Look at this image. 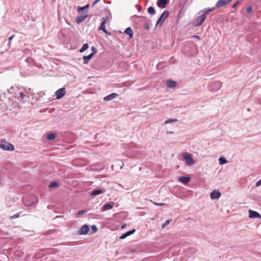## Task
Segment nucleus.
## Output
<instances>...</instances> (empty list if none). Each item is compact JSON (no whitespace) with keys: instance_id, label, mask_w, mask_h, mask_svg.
Returning <instances> with one entry per match:
<instances>
[{"instance_id":"1","label":"nucleus","mask_w":261,"mask_h":261,"mask_svg":"<svg viewBox=\"0 0 261 261\" xmlns=\"http://www.w3.org/2000/svg\"><path fill=\"white\" fill-rule=\"evenodd\" d=\"M169 15V12L168 10H165L162 13L159 18L158 19L155 24L156 27H157L158 25L161 27L163 23L165 21L166 18H168Z\"/></svg>"},{"instance_id":"2","label":"nucleus","mask_w":261,"mask_h":261,"mask_svg":"<svg viewBox=\"0 0 261 261\" xmlns=\"http://www.w3.org/2000/svg\"><path fill=\"white\" fill-rule=\"evenodd\" d=\"M0 148L4 150L13 151L14 150V146L5 140L0 141Z\"/></svg>"},{"instance_id":"3","label":"nucleus","mask_w":261,"mask_h":261,"mask_svg":"<svg viewBox=\"0 0 261 261\" xmlns=\"http://www.w3.org/2000/svg\"><path fill=\"white\" fill-rule=\"evenodd\" d=\"M222 86V84L219 81L212 82L210 84V89L211 91H216L219 90Z\"/></svg>"},{"instance_id":"4","label":"nucleus","mask_w":261,"mask_h":261,"mask_svg":"<svg viewBox=\"0 0 261 261\" xmlns=\"http://www.w3.org/2000/svg\"><path fill=\"white\" fill-rule=\"evenodd\" d=\"M182 156L188 165L190 166L194 164L195 161L189 153H184L182 155Z\"/></svg>"},{"instance_id":"5","label":"nucleus","mask_w":261,"mask_h":261,"mask_svg":"<svg viewBox=\"0 0 261 261\" xmlns=\"http://www.w3.org/2000/svg\"><path fill=\"white\" fill-rule=\"evenodd\" d=\"M66 92L65 88H61L58 89L55 93L57 99H59L62 98L66 94Z\"/></svg>"},{"instance_id":"6","label":"nucleus","mask_w":261,"mask_h":261,"mask_svg":"<svg viewBox=\"0 0 261 261\" xmlns=\"http://www.w3.org/2000/svg\"><path fill=\"white\" fill-rule=\"evenodd\" d=\"M89 231V227L88 225L85 224L83 225L78 231V234L80 235H85L88 233Z\"/></svg>"},{"instance_id":"7","label":"nucleus","mask_w":261,"mask_h":261,"mask_svg":"<svg viewBox=\"0 0 261 261\" xmlns=\"http://www.w3.org/2000/svg\"><path fill=\"white\" fill-rule=\"evenodd\" d=\"M206 18V15H204V14H201V15L199 16L196 20V23L195 24L196 27H199L202 24L204 20Z\"/></svg>"},{"instance_id":"8","label":"nucleus","mask_w":261,"mask_h":261,"mask_svg":"<svg viewBox=\"0 0 261 261\" xmlns=\"http://www.w3.org/2000/svg\"><path fill=\"white\" fill-rule=\"evenodd\" d=\"M169 3V0H158L156 5L158 7L164 9L166 7V5Z\"/></svg>"},{"instance_id":"9","label":"nucleus","mask_w":261,"mask_h":261,"mask_svg":"<svg viewBox=\"0 0 261 261\" xmlns=\"http://www.w3.org/2000/svg\"><path fill=\"white\" fill-rule=\"evenodd\" d=\"M249 217L250 218H261V216L258 212L251 210L249 211Z\"/></svg>"},{"instance_id":"10","label":"nucleus","mask_w":261,"mask_h":261,"mask_svg":"<svg viewBox=\"0 0 261 261\" xmlns=\"http://www.w3.org/2000/svg\"><path fill=\"white\" fill-rule=\"evenodd\" d=\"M221 195V193L219 191H216V190H214L212 191V192L211 193V198L212 199H217Z\"/></svg>"},{"instance_id":"11","label":"nucleus","mask_w":261,"mask_h":261,"mask_svg":"<svg viewBox=\"0 0 261 261\" xmlns=\"http://www.w3.org/2000/svg\"><path fill=\"white\" fill-rule=\"evenodd\" d=\"M232 0H219L216 4L215 7L219 8L229 3Z\"/></svg>"},{"instance_id":"12","label":"nucleus","mask_w":261,"mask_h":261,"mask_svg":"<svg viewBox=\"0 0 261 261\" xmlns=\"http://www.w3.org/2000/svg\"><path fill=\"white\" fill-rule=\"evenodd\" d=\"M118 94L115 93H111V94L108 95V96L105 97L103 98V100L105 101H110V100H111L116 98L117 97H118Z\"/></svg>"},{"instance_id":"13","label":"nucleus","mask_w":261,"mask_h":261,"mask_svg":"<svg viewBox=\"0 0 261 261\" xmlns=\"http://www.w3.org/2000/svg\"><path fill=\"white\" fill-rule=\"evenodd\" d=\"M106 191L105 190H100V189H95L93 190L90 193V195L92 196H96L97 195H100L101 194L103 193Z\"/></svg>"},{"instance_id":"14","label":"nucleus","mask_w":261,"mask_h":261,"mask_svg":"<svg viewBox=\"0 0 261 261\" xmlns=\"http://www.w3.org/2000/svg\"><path fill=\"white\" fill-rule=\"evenodd\" d=\"M178 180L184 184H187L190 181V177L189 176H179Z\"/></svg>"},{"instance_id":"15","label":"nucleus","mask_w":261,"mask_h":261,"mask_svg":"<svg viewBox=\"0 0 261 261\" xmlns=\"http://www.w3.org/2000/svg\"><path fill=\"white\" fill-rule=\"evenodd\" d=\"M135 231H136V229H133L131 230L127 231L126 232H125L124 234H123L122 235H121L119 237V239L121 240H123V239H125V238H126L127 237L133 234Z\"/></svg>"},{"instance_id":"16","label":"nucleus","mask_w":261,"mask_h":261,"mask_svg":"<svg viewBox=\"0 0 261 261\" xmlns=\"http://www.w3.org/2000/svg\"><path fill=\"white\" fill-rule=\"evenodd\" d=\"M87 17L88 15L77 16L75 19V21L78 24L80 23L83 21Z\"/></svg>"},{"instance_id":"17","label":"nucleus","mask_w":261,"mask_h":261,"mask_svg":"<svg viewBox=\"0 0 261 261\" xmlns=\"http://www.w3.org/2000/svg\"><path fill=\"white\" fill-rule=\"evenodd\" d=\"M177 82L173 80H168L166 83V86L168 88H173L177 85Z\"/></svg>"},{"instance_id":"18","label":"nucleus","mask_w":261,"mask_h":261,"mask_svg":"<svg viewBox=\"0 0 261 261\" xmlns=\"http://www.w3.org/2000/svg\"><path fill=\"white\" fill-rule=\"evenodd\" d=\"M124 33L128 35L129 38L131 39L133 37V31L131 28L128 27L124 31Z\"/></svg>"},{"instance_id":"19","label":"nucleus","mask_w":261,"mask_h":261,"mask_svg":"<svg viewBox=\"0 0 261 261\" xmlns=\"http://www.w3.org/2000/svg\"><path fill=\"white\" fill-rule=\"evenodd\" d=\"M93 57V56L91 54H89L88 56H83L84 61L83 63L84 64H87L88 63L89 61L91 60V59Z\"/></svg>"},{"instance_id":"20","label":"nucleus","mask_w":261,"mask_h":261,"mask_svg":"<svg viewBox=\"0 0 261 261\" xmlns=\"http://www.w3.org/2000/svg\"><path fill=\"white\" fill-rule=\"evenodd\" d=\"M113 207V204L111 203H106L103 205L102 209L103 211L110 210Z\"/></svg>"},{"instance_id":"21","label":"nucleus","mask_w":261,"mask_h":261,"mask_svg":"<svg viewBox=\"0 0 261 261\" xmlns=\"http://www.w3.org/2000/svg\"><path fill=\"white\" fill-rule=\"evenodd\" d=\"M106 22V19L105 18H103V20L101 22V24L98 29L99 30H101L102 31H106V27H105Z\"/></svg>"},{"instance_id":"22","label":"nucleus","mask_w":261,"mask_h":261,"mask_svg":"<svg viewBox=\"0 0 261 261\" xmlns=\"http://www.w3.org/2000/svg\"><path fill=\"white\" fill-rule=\"evenodd\" d=\"M147 12L150 15H153L155 14L156 11L154 7L150 6L147 9Z\"/></svg>"},{"instance_id":"23","label":"nucleus","mask_w":261,"mask_h":261,"mask_svg":"<svg viewBox=\"0 0 261 261\" xmlns=\"http://www.w3.org/2000/svg\"><path fill=\"white\" fill-rule=\"evenodd\" d=\"M214 9H215V7H213L212 8H207L203 9L201 11V12L203 13L202 14H204V15H206V14H207L210 12H211V11H213Z\"/></svg>"},{"instance_id":"24","label":"nucleus","mask_w":261,"mask_h":261,"mask_svg":"<svg viewBox=\"0 0 261 261\" xmlns=\"http://www.w3.org/2000/svg\"><path fill=\"white\" fill-rule=\"evenodd\" d=\"M58 182L55 181H52L49 183L48 187L51 188H56L58 186Z\"/></svg>"},{"instance_id":"25","label":"nucleus","mask_w":261,"mask_h":261,"mask_svg":"<svg viewBox=\"0 0 261 261\" xmlns=\"http://www.w3.org/2000/svg\"><path fill=\"white\" fill-rule=\"evenodd\" d=\"M56 136V134L51 133L46 136V139L48 140H53L55 138Z\"/></svg>"},{"instance_id":"26","label":"nucleus","mask_w":261,"mask_h":261,"mask_svg":"<svg viewBox=\"0 0 261 261\" xmlns=\"http://www.w3.org/2000/svg\"><path fill=\"white\" fill-rule=\"evenodd\" d=\"M89 47V45L87 43H85L83 44L82 47L80 49L79 51L80 53H83L86 50H87Z\"/></svg>"},{"instance_id":"27","label":"nucleus","mask_w":261,"mask_h":261,"mask_svg":"<svg viewBox=\"0 0 261 261\" xmlns=\"http://www.w3.org/2000/svg\"><path fill=\"white\" fill-rule=\"evenodd\" d=\"M227 162H228V161L224 157H220L219 159V163L220 165L224 164H226Z\"/></svg>"},{"instance_id":"28","label":"nucleus","mask_w":261,"mask_h":261,"mask_svg":"<svg viewBox=\"0 0 261 261\" xmlns=\"http://www.w3.org/2000/svg\"><path fill=\"white\" fill-rule=\"evenodd\" d=\"M89 7V5L87 4L84 7H80V6H78L77 7V11L79 12L80 11H83L87 8H88Z\"/></svg>"},{"instance_id":"29","label":"nucleus","mask_w":261,"mask_h":261,"mask_svg":"<svg viewBox=\"0 0 261 261\" xmlns=\"http://www.w3.org/2000/svg\"><path fill=\"white\" fill-rule=\"evenodd\" d=\"M177 121V119H168L166 120L165 122V124L170 123L172 122H176Z\"/></svg>"},{"instance_id":"30","label":"nucleus","mask_w":261,"mask_h":261,"mask_svg":"<svg viewBox=\"0 0 261 261\" xmlns=\"http://www.w3.org/2000/svg\"><path fill=\"white\" fill-rule=\"evenodd\" d=\"M91 229L93 231V233L96 232L98 230V228L96 225H92L91 227Z\"/></svg>"},{"instance_id":"31","label":"nucleus","mask_w":261,"mask_h":261,"mask_svg":"<svg viewBox=\"0 0 261 261\" xmlns=\"http://www.w3.org/2000/svg\"><path fill=\"white\" fill-rule=\"evenodd\" d=\"M172 221V219H168L163 224L162 227L164 228L167 225H168Z\"/></svg>"},{"instance_id":"32","label":"nucleus","mask_w":261,"mask_h":261,"mask_svg":"<svg viewBox=\"0 0 261 261\" xmlns=\"http://www.w3.org/2000/svg\"><path fill=\"white\" fill-rule=\"evenodd\" d=\"M92 53L90 54L93 56L97 53V50L95 47L93 46L91 47Z\"/></svg>"},{"instance_id":"33","label":"nucleus","mask_w":261,"mask_h":261,"mask_svg":"<svg viewBox=\"0 0 261 261\" xmlns=\"http://www.w3.org/2000/svg\"><path fill=\"white\" fill-rule=\"evenodd\" d=\"M87 212V210H80L78 211V214L79 215H82L85 214Z\"/></svg>"},{"instance_id":"34","label":"nucleus","mask_w":261,"mask_h":261,"mask_svg":"<svg viewBox=\"0 0 261 261\" xmlns=\"http://www.w3.org/2000/svg\"><path fill=\"white\" fill-rule=\"evenodd\" d=\"M19 217V214H15L13 216H10V219L12 220V219H15V218H17Z\"/></svg>"},{"instance_id":"35","label":"nucleus","mask_w":261,"mask_h":261,"mask_svg":"<svg viewBox=\"0 0 261 261\" xmlns=\"http://www.w3.org/2000/svg\"><path fill=\"white\" fill-rule=\"evenodd\" d=\"M144 27L145 29H146L147 30H149V24L148 23H147V22L144 23Z\"/></svg>"},{"instance_id":"36","label":"nucleus","mask_w":261,"mask_h":261,"mask_svg":"<svg viewBox=\"0 0 261 261\" xmlns=\"http://www.w3.org/2000/svg\"><path fill=\"white\" fill-rule=\"evenodd\" d=\"M252 10V7H251V6L248 7V8H247V9H246V12H247V13H250V12H251Z\"/></svg>"},{"instance_id":"37","label":"nucleus","mask_w":261,"mask_h":261,"mask_svg":"<svg viewBox=\"0 0 261 261\" xmlns=\"http://www.w3.org/2000/svg\"><path fill=\"white\" fill-rule=\"evenodd\" d=\"M14 89V87L12 86L10 89L8 90V91L9 93L12 94L13 93V90Z\"/></svg>"},{"instance_id":"38","label":"nucleus","mask_w":261,"mask_h":261,"mask_svg":"<svg viewBox=\"0 0 261 261\" xmlns=\"http://www.w3.org/2000/svg\"><path fill=\"white\" fill-rule=\"evenodd\" d=\"M261 185V179H259L258 181H257L256 184H255V186L256 187H258L259 186Z\"/></svg>"},{"instance_id":"39","label":"nucleus","mask_w":261,"mask_h":261,"mask_svg":"<svg viewBox=\"0 0 261 261\" xmlns=\"http://www.w3.org/2000/svg\"><path fill=\"white\" fill-rule=\"evenodd\" d=\"M239 3V1H237L236 2V3H234L232 6V8L233 9H235L236 8V6H237V5Z\"/></svg>"},{"instance_id":"40","label":"nucleus","mask_w":261,"mask_h":261,"mask_svg":"<svg viewBox=\"0 0 261 261\" xmlns=\"http://www.w3.org/2000/svg\"><path fill=\"white\" fill-rule=\"evenodd\" d=\"M25 96V95L23 94V93L22 92H20L19 93V97L21 98V99H23Z\"/></svg>"},{"instance_id":"41","label":"nucleus","mask_w":261,"mask_h":261,"mask_svg":"<svg viewBox=\"0 0 261 261\" xmlns=\"http://www.w3.org/2000/svg\"><path fill=\"white\" fill-rule=\"evenodd\" d=\"M155 205L161 206L165 204L164 203H154Z\"/></svg>"},{"instance_id":"42","label":"nucleus","mask_w":261,"mask_h":261,"mask_svg":"<svg viewBox=\"0 0 261 261\" xmlns=\"http://www.w3.org/2000/svg\"><path fill=\"white\" fill-rule=\"evenodd\" d=\"M138 11H140L142 9L141 6L140 5H137Z\"/></svg>"},{"instance_id":"43","label":"nucleus","mask_w":261,"mask_h":261,"mask_svg":"<svg viewBox=\"0 0 261 261\" xmlns=\"http://www.w3.org/2000/svg\"><path fill=\"white\" fill-rule=\"evenodd\" d=\"M103 32H105L106 34L107 35H111V33L109 32H108L106 29V31H103Z\"/></svg>"},{"instance_id":"44","label":"nucleus","mask_w":261,"mask_h":261,"mask_svg":"<svg viewBox=\"0 0 261 261\" xmlns=\"http://www.w3.org/2000/svg\"><path fill=\"white\" fill-rule=\"evenodd\" d=\"M14 35H12L11 36H10L9 38V41H11L12 40V39H13V38L14 37Z\"/></svg>"},{"instance_id":"45","label":"nucleus","mask_w":261,"mask_h":261,"mask_svg":"<svg viewBox=\"0 0 261 261\" xmlns=\"http://www.w3.org/2000/svg\"><path fill=\"white\" fill-rule=\"evenodd\" d=\"M192 37L196 38H197L198 39H200V37L198 35L193 36Z\"/></svg>"},{"instance_id":"46","label":"nucleus","mask_w":261,"mask_h":261,"mask_svg":"<svg viewBox=\"0 0 261 261\" xmlns=\"http://www.w3.org/2000/svg\"><path fill=\"white\" fill-rule=\"evenodd\" d=\"M133 17H136V18H138V17H141V16H137V15H134L133 16ZM142 18H146V17L145 16H142Z\"/></svg>"},{"instance_id":"47","label":"nucleus","mask_w":261,"mask_h":261,"mask_svg":"<svg viewBox=\"0 0 261 261\" xmlns=\"http://www.w3.org/2000/svg\"><path fill=\"white\" fill-rule=\"evenodd\" d=\"M97 3H95V1L93 3L92 6H94Z\"/></svg>"},{"instance_id":"48","label":"nucleus","mask_w":261,"mask_h":261,"mask_svg":"<svg viewBox=\"0 0 261 261\" xmlns=\"http://www.w3.org/2000/svg\"><path fill=\"white\" fill-rule=\"evenodd\" d=\"M135 250H130V252H135Z\"/></svg>"},{"instance_id":"49","label":"nucleus","mask_w":261,"mask_h":261,"mask_svg":"<svg viewBox=\"0 0 261 261\" xmlns=\"http://www.w3.org/2000/svg\"><path fill=\"white\" fill-rule=\"evenodd\" d=\"M167 133H169V134H173V132H167Z\"/></svg>"},{"instance_id":"50","label":"nucleus","mask_w":261,"mask_h":261,"mask_svg":"<svg viewBox=\"0 0 261 261\" xmlns=\"http://www.w3.org/2000/svg\"><path fill=\"white\" fill-rule=\"evenodd\" d=\"M125 225L121 226V228H123L125 227Z\"/></svg>"},{"instance_id":"51","label":"nucleus","mask_w":261,"mask_h":261,"mask_svg":"<svg viewBox=\"0 0 261 261\" xmlns=\"http://www.w3.org/2000/svg\"><path fill=\"white\" fill-rule=\"evenodd\" d=\"M99 0H96L95 3H97Z\"/></svg>"}]
</instances>
